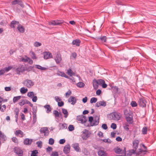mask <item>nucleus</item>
I'll list each match as a JSON object with an SVG mask.
<instances>
[{"instance_id":"nucleus-42","label":"nucleus","mask_w":156,"mask_h":156,"mask_svg":"<svg viewBox=\"0 0 156 156\" xmlns=\"http://www.w3.org/2000/svg\"><path fill=\"white\" fill-rule=\"evenodd\" d=\"M85 85V84L82 82H79L76 84V86L77 87L80 88L84 87Z\"/></svg>"},{"instance_id":"nucleus-62","label":"nucleus","mask_w":156,"mask_h":156,"mask_svg":"<svg viewBox=\"0 0 156 156\" xmlns=\"http://www.w3.org/2000/svg\"><path fill=\"white\" fill-rule=\"evenodd\" d=\"M27 59H28V62H28L29 64L32 65L33 64V61L30 58L28 57Z\"/></svg>"},{"instance_id":"nucleus-48","label":"nucleus","mask_w":156,"mask_h":156,"mask_svg":"<svg viewBox=\"0 0 156 156\" xmlns=\"http://www.w3.org/2000/svg\"><path fill=\"white\" fill-rule=\"evenodd\" d=\"M25 58H20V61L21 62H28L27 58L28 57H27V56H25Z\"/></svg>"},{"instance_id":"nucleus-58","label":"nucleus","mask_w":156,"mask_h":156,"mask_svg":"<svg viewBox=\"0 0 156 156\" xmlns=\"http://www.w3.org/2000/svg\"><path fill=\"white\" fill-rule=\"evenodd\" d=\"M54 141L53 139L52 138H50L49 139L48 142V143L50 145H53L54 144Z\"/></svg>"},{"instance_id":"nucleus-1","label":"nucleus","mask_w":156,"mask_h":156,"mask_svg":"<svg viewBox=\"0 0 156 156\" xmlns=\"http://www.w3.org/2000/svg\"><path fill=\"white\" fill-rule=\"evenodd\" d=\"M100 116L96 115L94 118L92 116H90L89 117V121L90 123L91 126H96L98 125L99 122Z\"/></svg>"},{"instance_id":"nucleus-3","label":"nucleus","mask_w":156,"mask_h":156,"mask_svg":"<svg viewBox=\"0 0 156 156\" xmlns=\"http://www.w3.org/2000/svg\"><path fill=\"white\" fill-rule=\"evenodd\" d=\"M76 119L78 121L82 123H86L87 121V117L83 115L77 116Z\"/></svg>"},{"instance_id":"nucleus-7","label":"nucleus","mask_w":156,"mask_h":156,"mask_svg":"<svg viewBox=\"0 0 156 156\" xmlns=\"http://www.w3.org/2000/svg\"><path fill=\"white\" fill-rule=\"evenodd\" d=\"M40 132L41 133H44L45 136H48L49 134V130L48 128L46 127L41 128L40 129Z\"/></svg>"},{"instance_id":"nucleus-46","label":"nucleus","mask_w":156,"mask_h":156,"mask_svg":"<svg viewBox=\"0 0 156 156\" xmlns=\"http://www.w3.org/2000/svg\"><path fill=\"white\" fill-rule=\"evenodd\" d=\"M53 113L54 114L55 117H59L60 114L58 111L57 110H54L53 112Z\"/></svg>"},{"instance_id":"nucleus-24","label":"nucleus","mask_w":156,"mask_h":156,"mask_svg":"<svg viewBox=\"0 0 156 156\" xmlns=\"http://www.w3.org/2000/svg\"><path fill=\"white\" fill-rule=\"evenodd\" d=\"M32 141V140L27 138L24 140L23 143L25 145H30L31 144Z\"/></svg>"},{"instance_id":"nucleus-31","label":"nucleus","mask_w":156,"mask_h":156,"mask_svg":"<svg viewBox=\"0 0 156 156\" xmlns=\"http://www.w3.org/2000/svg\"><path fill=\"white\" fill-rule=\"evenodd\" d=\"M97 39L98 41L101 40L102 42H106L107 41V37L105 36L98 37Z\"/></svg>"},{"instance_id":"nucleus-40","label":"nucleus","mask_w":156,"mask_h":156,"mask_svg":"<svg viewBox=\"0 0 156 156\" xmlns=\"http://www.w3.org/2000/svg\"><path fill=\"white\" fill-rule=\"evenodd\" d=\"M21 96H20L14 97L13 99V102L15 103L18 100H20L21 98Z\"/></svg>"},{"instance_id":"nucleus-19","label":"nucleus","mask_w":156,"mask_h":156,"mask_svg":"<svg viewBox=\"0 0 156 156\" xmlns=\"http://www.w3.org/2000/svg\"><path fill=\"white\" fill-rule=\"evenodd\" d=\"M68 101L69 102H71L72 105H74L76 102V100L75 97L71 96L69 98Z\"/></svg>"},{"instance_id":"nucleus-18","label":"nucleus","mask_w":156,"mask_h":156,"mask_svg":"<svg viewBox=\"0 0 156 156\" xmlns=\"http://www.w3.org/2000/svg\"><path fill=\"white\" fill-rule=\"evenodd\" d=\"M92 83L94 88L95 90H96L98 88L99 85L98 80L94 79L93 80Z\"/></svg>"},{"instance_id":"nucleus-38","label":"nucleus","mask_w":156,"mask_h":156,"mask_svg":"<svg viewBox=\"0 0 156 156\" xmlns=\"http://www.w3.org/2000/svg\"><path fill=\"white\" fill-rule=\"evenodd\" d=\"M35 67L38 69L41 70H45L46 68L45 67H43L38 65H35Z\"/></svg>"},{"instance_id":"nucleus-36","label":"nucleus","mask_w":156,"mask_h":156,"mask_svg":"<svg viewBox=\"0 0 156 156\" xmlns=\"http://www.w3.org/2000/svg\"><path fill=\"white\" fill-rule=\"evenodd\" d=\"M60 129H66L67 128V125L66 123L59 124Z\"/></svg>"},{"instance_id":"nucleus-50","label":"nucleus","mask_w":156,"mask_h":156,"mask_svg":"<svg viewBox=\"0 0 156 156\" xmlns=\"http://www.w3.org/2000/svg\"><path fill=\"white\" fill-rule=\"evenodd\" d=\"M17 4L20 5L22 7H24V5L21 0H17Z\"/></svg>"},{"instance_id":"nucleus-17","label":"nucleus","mask_w":156,"mask_h":156,"mask_svg":"<svg viewBox=\"0 0 156 156\" xmlns=\"http://www.w3.org/2000/svg\"><path fill=\"white\" fill-rule=\"evenodd\" d=\"M55 60L57 63L59 64L62 58L61 55L59 53L57 54Z\"/></svg>"},{"instance_id":"nucleus-34","label":"nucleus","mask_w":156,"mask_h":156,"mask_svg":"<svg viewBox=\"0 0 156 156\" xmlns=\"http://www.w3.org/2000/svg\"><path fill=\"white\" fill-rule=\"evenodd\" d=\"M99 156H107V153L104 151L100 150L98 152Z\"/></svg>"},{"instance_id":"nucleus-35","label":"nucleus","mask_w":156,"mask_h":156,"mask_svg":"<svg viewBox=\"0 0 156 156\" xmlns=\"http://www.w3.org/2000/svg\"><path fill=\"white\" fill-rule=\"evenodd\" d=\"M44 107L47 109L46 112L47 113H49L51 110V108L49 105H46L44 106Z\"/></svg>"},{"instance_id":"nucleus-12","label":"nucleus","mask_w":156,"mask_h":156,"mask_svg":"<svg viewBox=\"0 0 156 156\" xmlns=\"http://www.w3.org/2000/svg\"><path fill=\"white\" fill-rule=\"evenodd\" d=\"M15 134L16 136H19L21 138L23 137L25 135L23 132L20 129L16 131L15 132Z\"/></svg>"},{"instance_id":"nucleus-21","label":"nucleus","mask_w":156,"mask_h":156,"mask_svg":"<svg viewBox=\"0 0 156 156\" xmlns=\"http://www.w3.org/2000/svg\"><path fill=\"white\" fill-rule=\"evenodd\" d=\"M106 103L104 101H100L97 102L95 104V106L98 107L100 106H105L106 105Z\"/></svg>"},{"instance_id":"nucleus-61","label":"nucleus","mask_w":156,"mask_h":156,"mask_svg":"<svg viewBox=\"0 0 156 156\" xmlns=\"http://www.w3.org/2000/svg\"><path fill=\"white\" fill-rule=\"evenodd\" d=\"M72 94V92L70 90H69L66 93V97H68Z\"/></svg>"},{"instance_id":"nucleus-28","label":"nucleus","mask_w":156,"mask_h":156,"mask_svg":"<svg viewBox=\"0 0 156 156\" xmlns=\"http://www.w3.org/2000/svg\"><path fill=\"white\" fill-rule=\"evenodd\" d=\"M17 29L21 33H23L25 31V29L23 26L19 24L17 26Z\"/></svg>"},{"instance_id":"nucleus-33","label":"nucleus","mask_w":156,"mask_h":156,"mask_svg":"<svg viewBox=\"0 0 156 156\" xmlns=\"http://www.w3.org/2000/svg\"><path fill=\"white\" fill-rule=\"evenodd\" d=\"M118 42V41L116 40L114 38L112 37L111 38L109 41L110 44H117Z\"/></svg>"},{"instance_id":"nucleus-27","label":"nucleus","mask_w":156,"mask_h":156,"mask_svg":"<svg viewBox=\"0 0 156 156\" xmlns=\"http://www.w3.org/2000/svg\"><path fill=\"white\" fill-rule=\"evenodd\" d=\"M19 22L16 21L14 20L11 22L10 24V27L12 28H15L16 25L19 24Z\"/></svg>"},{"instance_id":"nucleus-14","label":"nucleus","mask_w":156,"mask_h":156,"mask_svg":"<svg viewBox=\"0 0 156 156\" xmlns=\"http://www.w3.org/2000/svg\"><path fill=\"white\" fill-rule=\"evenodd\" d=\"M112 116L115 117L114 119L119 120L122 117V115L120 113L115 112L113 113Z\"/></svg>"},{"instance_id":"nucleus-55","label":"nucleus","mask_w":156,"mask_h":156,"mask_svg":"<svg viewBox=\"0 0 156 156\" xmlns=\"http://www.w3.org/2000/svg\"><path fill=\"white\" fill-rule=\"evenodd\" d=\"M131 105L132 107H136L137 106V103L135 101H132Z\"/></svg>"},{"instance_id":"nucleus-47","label":"nucleus","mask_w":156,"mask_h":156,"mask_svg":"<svg viewBox=\"0 0 156 156\" xmlns=\"http://www.w3.org/2000/svg\"><path fill=\"white\" fill-rule=\"evenodd\" d=\"M105 46H106L108 47V48H109L110 49H112V50H113L114 48H117L119 47L120 46V45H116L115 46L113 47V46H110L107 44H105Z\"/></svg>"},{"instance_id":"nucleus-26","label":"nucleus","mask_w":156,"mask_h":156,"mask_svg":"<svg viewBox=\"0 0 156 156\" xmlns=\"http://www.w3.org/2000/svg\"><path fill=\"white\" fill-rule=\"evenodd\" d=\"M19 112V108H16L14 110V112L15 115V118L16 119V122H17L18 121Z\"/></svg>"},{"instance_id":"nucleus-13","label":"nucleus","mask_w":156,"mask_h":156,"mask_svg":"<svg viewBox=\"0 0 156 156\" xmlns=\"http://www.w3.org/2000/svg\"><path fill=\"white\" fill-rule=\"evenodd\" d=\"M63 23L62 20H53L50 22L49 24L52 25H59L62 24Z\"/></svg>"},{"instance_id":"nucleus-11","label":"nucleus","mask_w":156,"mask_h":156,"mask_svg":"<svg viewBox=\"0 0 156 156\" xmlns=\"http://www.w3.org/2000/svg\"><path fill=\"white\" fill-rule=\"evenodd\" d=\"M133 115H131L130 116H127L125 117V119L127 122V123H128L129 124H131L133 122Z\"/></svg>"},{"instance_id":"nucleus-29","label":"nucleus","mask_w":156,"mask_h":156,"mask_svg":"<svg viewBox=\"0 0 156 156\" xmlns=\"http://www.w3.org/2000/svg\"><path fill=\"white\" fill-rule=\"evenodd\" d=\"M136 150L134 149H131L128 152H127L126 154H125L126 156H131L132 154L135 153Z\"/></svg>"},{"instance_id":"nucleus-2","label":"nucleus","mask_w":156,"mask_h":156,"mask_svg":"<svg viewBox=\"0 0 156 156\" xmlns=\"http://www.w3.org/2000/svg\"><path fill=\"white\" fill-rule=\"evenodd\" d=\"M23 84L28 88H30L34 85V82L31 80L27 79L24 81Z\"/></svg>"},{"instance_id":"nucleus-49","label":"nucleus","mask_w":156,"mask_h":156,"mask_svg":"<svg viewBox=\"0 0 156 156\" xmlns=\"http://www.w3.org/2000/svg\"><path fill=\"white\" fill-rule=\"evenodd\" d=\"M97 98H91L90 100V103H95L97 102Z\"/></svg>"},{"instance_id":"nucleus-53","label":"nucleus","mask_w":156,"mask_h":156,"mask_svg":"<svg viewBox=\"0 0 156 156\" xmlns=\"http://www.w3.org/2000/svg\"><path fill=\"white\" fill-rule=\"evenodd\" d=\"M19 105L21 106H23L25 104V100H21L19 102Z\"/></svg>"},{"instance_id":"nucleus-4","label":"nucleus","mask_w":156,"mask_h":156,"mask_svg":"<svg viewBox=\"0 0 156 156\" xmlns=\"http://www.w3.org/2000/svg\"><path fill=\"white\" fill-rule=\"evenodd\" d=\"M138 103L139 106L140 107H144L146 106L147 101L144 97L140 98Z\"/></svg>"},{"instance_id":"nucleus-43","label":"nucleus","mask_w":156,"mask_h":156,"mask_svg":"<svg viewBox=\"0 0 156 156\" xmlns=\"http://www.w3.org/2000/svg\"><path fill=\"white\" fill-rule=\"evenodd\" d=\"M28 91V89L27 88H25L24 87L21 88L20 90L21 93L22 94H25Z\"/></svg>"},{"instance_id":"nucleus-6","label":"nucleus","mask_w":156,"mask_h":156,"mask_svg":"<svg viewBox=\"0 0 156 156\" xmlns=\"http://www.w3.org/2000/svg\"><path fill=\"white\" fill-rule=\"evenodd\" d=\"M15 153H16L18 156H23V151L20 147H15L14 148Z\"/></svg>"},{"instance_id":"nucleus-5","label":"nucleus","mask_w":156,"mask_h":156,"mask_svg":"<svg viewBox=\"0 0 156 156\" xmlns=\"http://www.w3.org/2000/svg\"><path fill=\"white\" fill-rule=\"evenodd\" d=\"M16 73L18 75H20V73L25 71V67L23 65H19L16 69Z\"/></svg>"},{"instance_id":"nucleus-64","label":"nucleus","mask_w":156,"mask_h":156,"mask_svg":"<svg viewBox=\"0 0 156 156\" xmlns=\"http://www.w3.org/2000/svg\"><path fill=\"white\" fill-rule=\"evenodd\" d=\"M111 127L113 129H115L116 128L117 126L114 123H112L111 124Z\"/></svg>"},{"instance_id":"nucleus-22","label":"nucleus","mask_w":156,"mask_h":156,"mask_svg":"<svg viewBox=\"0 0 156 156\" xmlns=\"http://www.w3.org/2000/svg\"><path fill=\"white\" fill-rule=\"evenodd\" d=\"M81 43L80 40L79 39H76L73 40L72 42L73 45H75L76 46L79 47Z\"/></svg>"},{"instance_id":"nucleus-45","label":"nucleus","mask_w":156,"mask_h":156,"mask_svg":"<svg viewBox=\"0 0 156 156\" xmlns=\"http://www.w3.org/2000/svg\"><path fill=\"white\" fill-rule=\"evenodd\" d=\"M128 124V123H126L123 124V128L124 129L127 131H128L129 130V125Z\"/></svg>"},{"instance_id":"nucleus-23","label":"nucleus","mask_w":156,"mask_h":156,"mask_svg":"<svg viewBox=\"0 0 156 156\" xmlns=\"http://www.w3.org/2000/svg\"><path fill=\"white\" fill-rule=\"evenodd\" d=\"M139 142V141L137 140H134L133 141V148L134 149V150H135L136 151V149L137 148Z\"/></svg>"},{"instance_id":"nucleus-30","label":"nucleus","mask_w":156,"mask_h":156,"mask_svg":"<svg viewBox=\"0 0 156 156\" xmlns=\"http://www.w3.org/2000/svg\"><path fill=\"white\" fill-rule=\"evenodd\" d=\"M66 73L67 74L69 75L70 76H75V73L73 72L71 69L69 68L67 70Z\"/></svg>"},{"instance_id":"nucleus-25","label":"nucleus","mask_w":156,"mask_h":156,"mask_svg":"<svg viewBox=\"0 0 156 156\" xmlns=\"http://www.w3.org/2000/svg\"><path fill=\"white\" fill-rule=\"evenodd\" d=\"M57 74L59 76H61L62 77H64L66 78L69 79V77L66 75L65 73L63 72H61L60 71H58L57 73Z\"/></svg>"},{"instance_id":"nucleus-10","label":"nucleus","mask_w":156,"mask_h":156,"mask_svg":"<svg viewBox=\"0 0 156 156\" xmlns=\"http://www.w3.org/2000/svg\"><path fill=\"white\" fill-rule=\"evenodd\" d=\"M99 85L101 86L103 88H105L107 87V85L105 83V81L101 79L98 80Z\"/></svg>"},{"instance_id":"nucleus-39","label":"nucleus","mask_w":156,"mask_h":156,"mask_svg":"<svg viewBox=\"0 0 156 156\" xmlns=\"http://www.w3.org/2000/svg\"><path fill=\"white\" fill-rule=\"evenodd\" d=\"M114 151L115 152L118 154L120 153V152L122 151V150L118 147L115 148L114 149Z\"/></svg>"},{"instance_id":"nucleus-51","label":"nucleus","mask_w":156,"mask_h":156,"mask_svg":"<svg viewBox=\"0 0 156 156\" xmlns=\"http://www.w3.org/2000/svg\"><path fill=\"white\" fill-rule=\"evenodd\" d=\"M83 153L86 155H87L89 154V152L87 149L84 148L83 151Z\"/></svg>"},{"instance_id":"nucleus-63","label":"nucleus","mask_w":156,"mask_h":156,"mask_svg":"<svg viewBox=\"0 0 156 156\" xmlns=\"http://www.w3.org/2000/svg\"><path fill=\"white\" fill-rule=\"evenodd\" d=\"M27 96L30 98L32 96H34V93L33 92H30L28 93L27 94Z\"/></svg>"},{"instance_id":"nucleus-59","label":"nucleus","mask_w":156,"mask_h":156,"mask_svg":"<svg viewBox=\"0 0 156 156\" xmlns=\"http://www.w3.org/2000/svg\"><path fill=\"white\" fill-rule=\"evenodd\" d=\"M68 129H69V130L70 131H72L74 129V127L73 126V125H69V127Z\"/></svg>"},{"instance_id":"nucleus-44","label":"nucleus","mask_w":156,"mask_h":156,"mask_svg":"<svg viewBox=\"0 0 156 156\" xmlns=\"http://www.w3.org/2000/svg\"><path fill=\"white\" fill-rule=\"evenodd\" d=\"M147 127H143L142 130V133L143 134L145 135L147 133Z\"/></svg>"},{"instance_id":"nucleus-32","label":"nucleus","mask_w":156,"mask_h":156,"mask_svg":"<svg viewBox=\"0 0 156 156\" xmlns=\"http://www.w3.org/2000/svg\"><path fill=\"white\" fill-rule=\"evenodd\" d=\"M62 113L64 115V117L65 118H67L69 115L68 112L67 111V110L65 108H62Z\"/></svg>"},{"instance_id":"nucleus-9","label":"nucleus","mask_w":156,"mask_h":156,"mask_svg":"<svg viewBox=\"0 0 156 156\" xmlns=\"http://www.w3.org/2000/svg\"><path fill=\"white\" fill-rule=\"evenodd\" d=\"M44 58V59H47L52 58V56L51 53L49 52L45 51L43 53Z\"/></svg>"},{"instance_id":"nucleus-57","label":"nucleus","mask_w":156,"mask_h":156,"mask_svg":"<svg viewBox=\"0 0 156 156\" xmlns=\"http://www.w3.org/2000/svg\"><path fill=\"white\" fill-rule=\"evenodd\" d=\"M31 58L33 59H36L37 58V57L36 56V55L34 53V52L32 51L31 52Z\"/></svg>"},{"instance_id":"nucleus-16","label":"nucleus","mask_w":156,"mask_h":156,"mask_svg":"<svg viewBox=\"0 0 156 156\" xmlns=\"http://www.w3.org/2000/svg\"><path fill=\"white\" fill-rule=\"evenodd\" d=\"M123 113L125 117L128 116H130L131 115H133L132 112L130 111V110H128L127 109H125L123 110Z\"/></svg>"},{"instance_id":"nucleus-8","label":"nucleus","mask_w":156,"mask_h":156,"mask_svg":"<svg viewBox=\"0 0 156 156\" xmlns=\"http://www.w3.org/2000/svg\"><path fill=\"white\" fill-rule=\"evenodd\" d=\"M90 136V134L89 133V131L86 129L85 131L83 132L82 134V139L84 140H86Z\"/></svg>"},{"instance_id":"nucleus-54","label":"nucleus","mask_w":156,"mask_h":156,"mask_svg":"<svg viewBox=\"0 0 156 156\" xmlns=\"http://www.w3.org/2000/svg\"><path fill=\"white\" fill-rule=\"evenodd\" d=\"M41 43L36 41L34 44V45L35 47H38L41 46Z\"/></svg>"},{"instance_id":"nucleus-37","label":"nucleus","mask_w":156,"mask_h":156,"mask_svg":"<svg viewBox=\"0 0 156 156\" xmlns=\"http://www.w3.org/2000/svg\"><path fill=\"white\" fill-rule=\"evenodd\" d=\"M111 88L115 93H116L118 91V88L116 86H112Z\"/></svg>"},{"instance_id":"nucleus-41","label":"nucleus","mask_w":156,"mask_h":156,"mask_svg":"<svg viewBox=\"0 0 156 156\" xmlns=\"http://www.w3.org/2000/svg\"><path fill=\"white\" fill-rule=\"evenodd\" d=\"M34 67V66H29L28 68L25 67V71H27L29 72L33 69Z\"/></svg>"},{"instance_id":"nucleus-52","label":"nucleus","mask_w":156,"mask_h":156,"mask_svg":"<svg viewBox=\"0 0 156 156\" xmlns=\"http://www.w3.org/2000/svg\"><path fill=\"white\" fill-rule=\"evenodd\" d=\"M38 152L37 151H33L32 152L30 156H37V154H38Z\"/></svg>"},{"instance_id":"nucleus-60","label":"nucleus","mask_w":156,"mask_h":156,"mask_svg":"<svg viewBox=\"0 0 156 156\" xmlns=\"http://www.w3.org/2000/svg\"><path fill=\"white\" fill-rule=\"evenodd\" d=\"M50 156H58V154L56 151H53L52 152Z\"/></svg>"},{"instance_id":"nucleus-20","label":"nucleus","mask_w":156,"mask_h":156,"mask_svg":"<svg viewBox=\"0 0 156 156\" xmlns=\"http://www.w3.org/2000/svg\"><path fill=\"white\" fill-rule=\"evenodd\" d=\"M72 146L73 148L75 151L77 152H80V148L79 147V144L78 143H75L72 144Z\"/></svg>"},{"instance_id":"nucleus-15","label":"nucleus","mask_w":156,"mask_h":156,"mask_svg":"<svg viewBox=\"0 0 156 156\" xmlns=\"http://www.w3.org/2000/svg\"><path fill=\"white\" fill-rule=\"evenodd\" d=\"M70 146L69 144L66 145L63 149L64 152L66 154H68L70 150Z\"/></svg>"},{"instance_id":"nucleus-56","label":"nucleus","mask_w":156,"mask_h":156,"mask_svg":"<svg viewBox=\"0 0 156 156\" xmlns=\"http://www.w3.org/2000/svg\"><path fill=\"white\" fill-rule=\"evenodd\" d=\"M38 147L41 148L42 146V143L41 141H38L36 143Z\"/></svg>"}]
</instances>
